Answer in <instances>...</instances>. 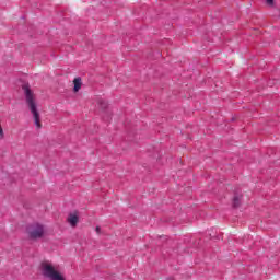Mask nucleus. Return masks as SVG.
Returning a JSON list of instances; mask_svg holds the SVG:
<instances>
[{"instance_id":"7ed1b4c3","label":"nucleus","mask_w":280,"mask_h":280,"mask_svg":"<svg viewBox=\"0 0 280 280\" xmlns=\"http://www.w3.org/2000/svg\"><path fill=\"white\" fill-rule=\"evenodd\" d=\"M28 233L32 240H38V237H43V233H45V228L40 224H34L28 229Z\"/></svg>"},{"instance_id":"39448f33","label":"nucleus","mask_w":280,"mask_h":280,"mask_svg":"<svg viewBox=\"0 0 280 280\" xmlns=\"http://www.w3.org/2000/svg\"><path fill=\"white\" fill-rule=\"evenodd\" d=\"M73 84H74L73 91H74V93H78V91H80V89H82V79L75 78L73 80Z\"/></svg>"},{"instance_id":"423d86ee","label":"nucleus","mask_w":280,"mask_h":280,"mask_svg":"<svg viewBox=\"0 0 280 280\" xmlns=\"http://www.w3.org/2000/svg\"><path fill=\"white\" fill-rule=\"evenodd\" d=\"M98 106L102 110L108 108V103H106V101L104 100H98Z\"/></svg>"},{"instance_id":"f257e3e1","label":"nucleus","mask_w":280,"mask_h":280,"mask_svg":"<svg viewBox=\"0 0 280 280\" xmlns=\"http://www.w3.org/2000/svg\"><path fill=\"white\" fill-rule=\"evenodd\" d=\"M23 91L26 97V104L33 115L34 124L37 130H40V128H43V125L40 124V114H38V109L36 108V98L34 96V93H32V90H30V86L27 85H23Z\"/></svg>"},{"instance_id":"1a4fd4ad","label":"nucleus","mask_w":280,"mask_h":280,"mask_svg":"<svg viewBox=\"0 0 280 280\" xmlns=\"http://www.w3.org/2000/svg\"><path fill=\"white\" fill-rule=\"evenodd\" d=\"M96 233H97V235H100V233H102V229L100 226L96 228Z\"/></svg>"},{"instance_id":"20e7f679","label":"nucleus","mask_w":280,"mask_h":280,"mask_svg":"<svg viewBox=\"0 0 280 280\" xmlns=\"http://www.w3.org/2000/svg\"><path fill=\"white\" fill-rule=\"evenodd\" d=\"M68 223L70 224V226H78V223L80 222V215H78V212H71L68 215Z\"/></svg>"},{"instance_id":"f03ea898","label":"nucleus","mask_w":280,"mask_h":280,"mask_svg":"<svg viewBox=\"0 0 280 280\" xmlns=\"http://www.w3.org/2000/svg\"><path fill=\"white\" fill-rule=\"evenodd\" d=\"M42 273L49 280H66L60 268L49 261L42 262Z\"/></svg>"},{"instance_id":"6e6552de","label":"nucleus","mask_w":280,"mask_h":280,"mask_svg":"<svg viewBox=\"0 0 280 280\" xmlns=\"http://www.w3.org/2000/svg\"><path fill=\"white\" fill-rule=\"evenodd\" d=\"M267 5H272L275 3V0H266Z\"/></svg>"},{"instance_id":"0eeeda50","label":"nucleus","mask_w":280,"mask_h":280,"mask_svg":"<svg viewBox=\"0 0 280 280\" xmlns=\"http://www.w3.org/2000/svg\"><path fill=\"white\" fill-rule=\"evenodd\" d=\"M240 205V197H234L233 206L237 207Z\"/></svg>"}]
</instances>
